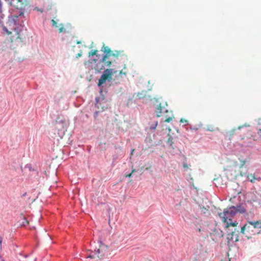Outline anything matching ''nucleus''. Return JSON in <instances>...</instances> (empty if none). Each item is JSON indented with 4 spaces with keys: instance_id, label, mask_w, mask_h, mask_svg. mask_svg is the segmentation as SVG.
Masks as SVG:
<instances>
[{
    "instance_id": "1",
    "label": "nucleus",
    "mask_w": 261,
    "mask_h": 261,
    "mask_svg": "<svg viewBox=\"0 0 261 261\" xmlns=\"http://www.w3.org/2000/svg\"><path fill=\"white\" fill-rule=\"evenodd\" d=\"M237 213L244 214L246 213V210L243 203H239L236 206H230L225 208L223 213H219V216L222 221L226 223V226H236L238 224L236 221H232V218H234Z\"/></svg>"
},
{
    "instance_id": "2",
    "label": "nucleus",
    "mask_w": 261,
    "mask_h": 261,
    "mask_svg": "<svg viewBox=\"0 0 261 261\" xmlns=\"http://www.w3.org/2000/svg\"><path fill=\"white\" fill-rule=\"evenodd\" d=\"M54 121L53 122L52 131L50 135L53 138L57 137L63 138L69 125V121L64 115H55Z\"/></svg>"
},
{
    "instance_id": "3",
    "label": "nucleus",
    "mask_w": 261,
    "mask_h": 261,
    "mask_svg": "<svg viewBox=\"0 0 261 261\" xmlns=\"http://www.w3.org/2000/svg\"><path fill=\"white\" fill-rule=\"evenodd\" d=\"M241 140H245L243 143L237 142L234 144L235 149L239 151H245L246 148L250 147L252 144V139L248 137H241Z\"/></svg>"
},
{
    "instance_id": "4",
    "label": "nucleus",
    "mask_w": 261,
    "mask_h": 261,
    "mask_svg": "<svg viewBox=\"0 0 261 261\" xmlns=\"http://www.w3.org/2000/svg\"><path fill=\"white\" fill-rule=\"evenodd\" d=\"M116 73V71H114L113 69H107L105 70L103 74L99 79L98 86H101L105 83L107 80L110 82L112 79L113 74Z\"/></svg>"
},
{
    "instance_id": "5",
    "label": "nucleus",
    "mask_w": 261,
    "mask_h": 261,
    "mask_svg": "<svg viewBox=\"0 0 261 261\" xmlns=\"http://www.w3.org/2000/svg\"><path fill=\"white\" fill-rule=\"evenodd\" d=\"M95 106L98 109V111L95 112L96 114L104 111L106 109H108L107 102L104 98L102 97H97L95 99Z\"/></svg>"
},
{
    "instance_id": "6",
    "label": "nucleus",
    "mask_w": 261,
    "mask_h": 261,
    "mask_svg": "<svg viewBox=\"0 0 261 261\" xmlns=\"http://www.w3.org/2000/svg\"><path fill=\"white\" fill-rule=\"evenodd\" d=\"M168 107L167 101L161 100L157 105L155 111L157 113H168L169 112Z\"/></svg>"
},
{
    "instance_id": "7",
    "label": "nucleus",
    "mask_w": 261,
    "mask_h": 261,
    "mask_svg": "<svg viewBox=\"0 0 261 261\" xmlns=\"http://www.w3.org/2000/svg\"><path fill=\"white\" fill-rule=\"evenodd\" d=\"M259 171L257 170L253 174H249L247 176V179L251 182L254 183L255 181H261V176H259Z\"/></svg>"
},
{
    "instance_id": "8",
    "label": "nucleus",
    "mask_w": 261,
    "mask_h": 261,
    "mask_svg": "<svg viewBox=\"0 0 261 261\" xmlns=\"http://www.w3.org/2000/svg\"><path fill=\"white\" fill-rule=\"evenodd\" d=\"M249 126H247V125H244V126H239L237 129H233L232 130H231V131H230L228 133V135L229 136H231L232 135H233L234 134H239V133L238 132V131H240L241 133H245L246 132H248V127Z\"/></svg>"
},
{
    "instance_id": "9",
    "label": "nucleus",
    "mask_w": 261,
    "mask_h": 261,
    "mask_svg": "<svg viewBox=\"0 0 261 261\" xmlns=\"http://www.w3.org/2000/svg\"><path fill=\"white\" fill-rule=\"evenodd\" d=\"M115 61L113 58L111 56H108V55H104L101 59V62L103 63L104 65L107 67H110L113 62Z\"/></svg>"
},
{
    "instance_id": "10",
    "label": "nucleus",
    "mask_w": 261,
    "mask_h": 261,
    "mask_svg": "<svg viewBox=\"0 0 261 261\" xmlns=\"http://www.w3.org/2000/svg\"><path fill=\"white\" fill-rule=\"evenodd\" d=\"M17 2L20 4L19 8L17 6V9H19L20 10L19 12H17V14H18L19 16H21L23 14V11L22 10L28 5L29 2V0H17Z\"/></svg>"
},
{
    "instance_id": "11",
    "label": "nucleus",
    "mask_w": 261,
    "mask_h": 261,
    "mask_svg": "<svg viewBox=\"0 0 261 261\" xmlns=\"http://www.w3.org/2000/svg\"><path fill=\"white\" fill-rule=\"evenodd\" d=\"M16 16H12L9 17L8 23L9 26H12V29L14 30H16Z\"/></svg>"
},
{
    "instance_id": "12",
    "label": "nucleus",
    "mask_w": 261,
    "mask_h": 261,
    "mask_svg": "<svg viewBox=\"0 0 261 261\" xmlns=\"http://www.w3.org/2000/svg\"><path fill=\"white\" fill-rule=\"evenodd\" d=\"M28 221L26 219V218L22 214H21L19 216V220L17 222V225L19 226H24L28 224Z\"/></svg>"
},
{
    "instance_id": "13",
    "label": "nucleus",
    "mask_w": 261,
    "mask_h": 261,
    "mask_svg": "<svg viewBox=\"0 0 261 261\" xmlns=\"http://www.w3.org/2000/svg\"><path fill=\"white\" fill-rule=\"evenodd\" d=\"M248 223L255 228H261V221H249Z\"/></svg>"
},
{
    "instance_id": "14",
    "label": "nucleus",
    "mask_w": 261,
    "mask_h": 261,
    "mask_svg": "<svg viewBox=\"0 0 261 261\" xmlns=\"http://www.w3.org/2000/svg\"><path fill=\"white\" fill-rule=\"evenodd\" d=\"M101 51L105 54V55H108V56H111L112 51L108 46H105V45H103Z\"/></svg>"
},
{
    "instance_id": "15",
    "label": "nucleus",
    "mask_w": 261,
    "mask_h": 261,
    "mask_svg": "<svg viewBox=\"0 0 261 261\" xmlns=\"http://www.w3.org/2000/svg\"><path fill=\"white\" fill-rule=\"evenodd\" d=\"M121 52L122 51L118 50H115V51H112L111 56L115 60L116 58H117L121 55Z\"/></svg>"
},
{
    "instance_id": "16",
    "label": "nucleus",
    "mask_w": 261,
    "mask_h": 261,
    "mask_svg": "<svg viewBox=\"0 0 261 261\" xmlns=\"http://www.w3.org/2000/svg\"><path fill=\"white\" fill-rule=\"evenodd\" d=\"M158 121L154 122V123L153 124H152L150 125V129L152 130H154L156 128V127L158 125Z\"/></svg>"
},
{
    "instance_id": "17",
    "label": "nucleus",
    "mask_w": 261,
    "mask_h": 261,
    "mask_svg": "<svg viewBox=\"0 0 261 261\" xmlns=\"http://www.w3.org/2000/svg\"><path fill=\"white\" fill-rule=\"evenodd\" d=\"M60 28H59V33H62L65 31V29L64 28V26L62 24H61Z\"/></svg>"
},
{
    "instance_id": "18",
    "label": "nucleus",
    "mask_w": 261,
    "mask_h": 261,
    "mask_svg": "<svg viewBox=\"0 0 261 261\" xmlns=\"http://www.w3.org/2000/svg\"><path fill=\"white\" fill-rule=\"evenodd\" d=\"M52 25L53 27L58 28L59 27L57 22L54 19L51 20Z\"/></svg>"
},
{
    "instance_id": "19",
    "label": "nucleus",
    "mask_w": 261,
    "mask_h": 261,
    "mask_svg": "<svg viewBox=\"0 0 261 261\" xmlns=\"http://www.w3.org/2000/svg\"><path fill=\"white\" fill-rule=\"evenodd\" d=\"M97 50H91V52L89 53V56L96 55L97 54Z\"/></svg>"
},
{
    "instance_id": "20",
    "label": "nucleus",
    "mask_w": 261,
    "mask_h": 261,
    "mask_svg": "<svg viewBox=\"0 0 261 261\" xmlns=\"http://www.w3.org/2000/svg\"><path fill=\"white\" fill-rule=\"evenodd\" d=\"M24 168L25 169H28L30 171H31L32 170V168L31 165L27 164L25 165Z\"/></svg>"
},
{
    "instance_id": "21",
    "label": "nucleus",
    "mask_w": 261,
    "mask_h": 261,
    "mask_svg": "<svg viewBox=\"0 0 261 261\" xmlns=\"http://www.w3.org/2000/svg\"><path fill=\"white\" fill-rule=\"evenodd\" d=\"M240 162H241V166H243L246 162H247V160L245 159V160H240Z\"/></svg>"
},
{
    "instance_id": "22",
    "label": "nucleus",
    "mask_w": 261,
    "mask_h": 261,
    "mask_svg": "<svg viewBox=\"0 0 261 261\" xmlns=\"http://www.w3.org/2000/svg\"><path fill=\"white\" fill-rule=\"evenodd\" d=\"M180 122L184 124V125H186L188 124V121L186 120H184L181 119L180 120Z\"/></svg>"
},
{
    "instance_id": "23",
    "label": "nucleus",
    "mask_w": 261,
    "mask_h": 261,
    "mask_svg": "<svg viewBox=\"0 0 261 261\" xmlns=\"http://www.w3.org/2000/svg\"><path fill=\"white\" fill-rule=\"evenodd\" d=\"M246 227V225H245L241 227V233H244Z\"/></svg>"
},
{
    "instance_id": "24",
    "label": "nucleus",
    "mask_w": 261,
    "mask_h": 261,
    "mask_svg": "<svg viewBox=\"0 0 261 261\" xmlns=\"http://www.w3.org/2000/svg\"><path fill=\"white\" fill-rule=\"evenodd\" d=\"M3 30L6 32L8 34H10L11 33L8 31L7 28L6 27H3Z\"/></svg>"
},
{
    "instance_id": "25",
    "label": "nucleus",
    "mask_w": 261,
    "mask_h": 261,
    "mask_svg": "<svg viewBox=\"0 0 261 261\" xmlns=\"http://www.w3.org/2000/svg\"><path fill=\"white\" fill-rule=\"evenodd\" d=\"M195 230L196 232H201V231L200 227L197 226H196V227L195 228Z\"/></svg>"
},
{
    "instance_id": "26",
    "label": "nucleus",
    "mask_w": 261,
    "mask_h": 261,
    "mask_svg": "<svg viewBox=\"0 0 261 261\" xmlns=\"http://www.w3.org/2000/svg\"><path fill=\"white\" fill-rule=\"evenodd\" d=\"M15 0H7V1L8 2V4L11 6H13V2H14Z\"/></svg>"
},
{
    "instance_id": "27",
    "label": "nucleus",
    "mask_w": 261,
    "mask_h": 261,
    "mask_svg": "<svg viewBox=\"0 0 261 261\" xmlns=\"http://www.w3.org/2000/svg\"><path fill=\"white\" fill-rule=\"evenodd\" d=\"M173 118L172 117H169L167 119H166L165 120V122H170L171 121H172Z\"/></svg>"
},
{
    "instance_id": "28",
    "label": "nucleus",
    "mask_w": 261,
    "mask_h": 261,
    "mask_svg": "<svg viewBox=\"0 0 261 261\" xmlns=\"http://www.w3.org/2000/svg\"><path fill=\"white\" fill-rule=\"evenodd\" d=\"M190 129H191V130H197L198 129V128L197 127H196V126H194L193 127H191L190 128Z\"/></svg>"
},
{
    "instance_id": "29",
    "label": "nucleus",
    "mask_w": 261,
    "mask_h": 261,
    "mask_svg": "<svg viewBox=\"0 0 261 261\" xmlns=\"http://www.w3.org/2000/svg\"><path fill=\"white\" fill-rule=\"evenodd\" d=\"M119 74H124V75H126V72H123L122 70H120V72H119Z\"/></svg>"
},
{
    "instance_id": "30",
    "label": "nucleus",
    "mask_w": 261,
    "mask_h": 261,
    "mask_svg": "<svg viewBox=\"0 0 261 261\" xmlns=\"http://www.w3.org/2000/svg\"><path fill=\"white\" fill-rule=\"evenodd\" d=\"M82 56L81 53H79L76 55V58H77L79 57H80Z\"/></svg>"
},
{
    "instance_id": "31",
    "label": "nucleus",
    "mask_w": 261,
    "mask_h": 261,
    "mask_svg": "<svg viewBox=\"0 0 261 261\" xmlns=\"http://www.w3.org/2000/svg\"><path fill=\"white\" fill-rule=\"evenodd\" d=\"M87 257L88 258H94V256L93 255H92L90 254Z\"/></svg>"
},
{
    "instance_id": "32",
    "label": "nucleus",
    "mask_w": 261,
    "mask_h": 261,
    "mask_svg": "<svg viewBox=\"0 0 261 261\" xmlns=\"http://www.w3.org/2000/svg\"><path fill=\"white\" fill-rule=\"evenodd\" d=\"M2 241H3V239L0 236V245H1L2 243Z\"/></svg>"
},
{
    "instance_id": "33",
    "label": "nucleus",
    "mask_w": 261,
    "mask_h": 261,
    "mask_svg": "<svg viewBox=\"0 0 261 261\" xmlns=\"http://www.w3.org/2000/svg\"><path fill=\"white\" fill-rule=\"evenodd\" d=\"M97 253V254H99L100 253V250L99 249H98L96 251Z\"/></svg>"
},
{
    "instance_id": "34",
    "label": "nucleus",
    "mask_w": 261,
    "mask_h": 261,
    "mask_svg": "<svg viewBox=\"0 0 261 261\" xmlns=\"http://www.w3.org/2000/svg\"><path fill=\"white\" fill-rule=\"evenodd\" d=\"M258 134L261 136V129H259Z\"/></svg>"
},
{
    "instance_id": "35",
    "label": "nucleus",
    "mask_w": 261,
    "mask_h": 261,
    "mask_svg": "<svg viewBox=\"0 0 261 261\" xmlns=\"http://www.w3.org/2000/svg\"><path fill=\"white\" fill-rule=\"evenodd\" d=\"M208 130L210 131H213V129H212V128H208Z\"/></svg>"
},
{
    "instance_id": "36",
    "label": "nucleus",
    "mask_w": 261,
    "mask_h": 261,
    "mask_svg": "<svg viewBox=\"0 0 261 261\" xmlns=\"http://www.w3.org/2000/svg\"><path fill=\"white\" fill-rule=\"evenodd\" d=\"M208 130L210 131H213V129H212V128H208Z\"/></svg>"
},
{
    "instance_id": "37",
    "label": "nucleus",
    "mask_w": 261,
    "mask_h": 261,
    "mask_svg": "<svg viewBox=\"0 0 261 261\" xmlns=\"http://www.w3.org/2000/svg\"><path fill=\"white\" fill-rule=\"evenodd\" d=\"M134 151V149L131 150V154H133Z\"/></svg>"
},
{
    "instance_id": "38",
    "label": "nucleus",
    "mask_w": 261,
    "mask_h": 261,
    "mask_svg": "<svg viewBox=\"0 0 261 261\" xmlns=\"http://www.w3.org/2000/svg\"><path fill=\"white\" fill-rule=\"evenodd\" d=\"M184 167L187 168V165L186 164H184Z\"/></svg>"
},
{
    "instance_id": "39",
    "label": "nucleus",
    "mask_w": 261,
    "mask_h": 261,
    "mask_svg": "<svg viewBox=\"0 0 261 261\" xmlns=\"http://www.w3.org/2000/svg\"><path fill=\"white\" fill-rule=\"evenodd\" d=\"M132 173L129 174L128 176L129 177H130L132 176Z\"/></svg>"
},
{
    "instance_id": "40",
    "label": "nucleus",
    "mask_w": 261,
    "mask_h": 261,
    "mask_svg": "<svg viewBox=\"0 0 261 261\" xmlns=\"http://www.w3.org/2000/svg\"><path fill=\"white\" fill-rule=\"evenodd\" d=\"M228 239H230V238H229V237H228ZM230 239H232V237H231Z\"/></svg>"
},
{
    "instance_id": "41",
    "label": "nucleus",
    "mask_w": 261,
    "mask_h": 261,
    "mask_svg": "<svg viewBox=\"0 0 261 261\" xmlns=\"http://www.w3.org/2000/svg\"><path fill=\"white\" fill-rule=\"evenodd\" d=\"M19 255H21V256L22 255L21 253H19Z\"/></svg>"
},
{
    "instance_id": "42",
    "label": "nucleus",
    "mask_w": 261,
    "mask_h": 261,
    "mask_svg": "<svg viewBox=\"0 0 261 261\" xmlns=\"http://www.w3.org/2000/svg\"><path fill=\"white\" fill-rule=\"evenodd\" d=\"M3 261H5V260H3Z\"/></svg>"
}]
</instances>
